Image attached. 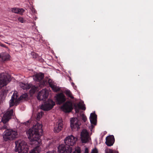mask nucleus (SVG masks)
Returning a JSON list of instances; mask_svg holds the SVG:
<instances>
[{"label": "nucleus", "instance_id": "27", "mask_svg": "<svg viewBox=\"0 0 153 153\" xmlns=\"http://www.w3.org/2000/svg\"><path fill=\"white\" fill-rule=\"evenodd\" d=\"M11 11L15 13H18V8H12L11 9Z\"/></svg>", "mask_w": 153, "mask_h": 153}, {"label": "nucleus", "instance_id": "36", "mask_svg": "<svg viewBox=\"0 0 153 153\" xmlns=\"http://www.w3.org/2000/svg\"><path fill=\"white\" fill-rule=\"evenodd\" d=\"M46 153H56V152L54 150H53L52 151H48Z\"/></svg>", "mask_w": 153, "mask_h": 153}, {"label": "nucleus", "instance_id": "12", "mask_svg": "<svg viewBox=\"0 0 153 153\" xmlns=\"http://www.w3.org/2000/svg\"><path fill=\"white\" fill-rule=\"evenodd\" d=\"M105 140V143L108 146H112L114 142L115 139L113 135L107 137Z\"/></svg>", "mask_w": 153, "mask_h": 153}, {"label": "nucleus", "instance_id": "5", "mask_svg": "<svg viewBox=\"0 0 153 153\" xmlns=\"http://www.w3.org/2000/svg\"><path fill=\"white\" fill-rule=\"evenodd\" d=\"M55 105V103L52 100H48L42 105L41 108L44 111H48L51 109Z\"/></svg>", "mask_w": 153, "mask_h": 153}, {"label": "nucleus", "instance_id": "28", "mask_svg": "<svg viewBox=\"0 0 153 153\" xmlns=\"http://www.w3.org/2000/svg\"><path fill=\"white\" fill-rule=\"evenodd\" d=\"M25 11V10L23 8H18V13L19 14L21 15H22L23 13Z\"/></svg>", "mask_w": 153, "mask_h": 153}, {"label": "nucleus", "instance_id": "21", "mask_svg": "<svg viewBox=\"0 0 153 153\" xmlns=\"http://www.w3.org/2000/svg\"><path fill=\"white\" fill-rule=\"evenodd\" d=\"M39 90V88L37 86H32L31 88V89L30 90L31 92L33 93H34L36 91H38Z\"/></svg>", "mask_w": 153, "mask_h": 153}, {"label": "nucleus", "instance_id": "42", "mask_svg": "<svg viewBox=\"0 0 153 153\" xmlns=\"http://www.w3.org/2000/svg\"><path fill=\"white\" fill-rule=\"evenodd\" d=\"M17 96L16 95V98H17Z\"/></svg>", "mask_w": 153, "mask_h": 153}, {"label": "nucleus", "instance_id": "26", "mask_svg": "<svg viewBox=\"0 0 153 153\" xmlns=\"http://www.w3.org/2000/svg\"><path fill=\"white\" fill-rule=\"evenodd\" d=\"M40 83H41V86L42 87V86H46L48 82L46 80H43Z\"/></svg>", "mask_w": 153, "mask_h": 153}, {"label": "nucleus", "instance_id": "37", "mask_svg": "<svg viewBox=\"0 0 153 153\" xmlns=\"http://www.w3.org/2000/svg\"><path fill=\"white\" fill-rule=\"evenodd\" d=\"M84 153H88V148H85Z\"/></svg>", "mask_w": 153, "mask_h": 153}, {"label": "nucleus", "instance_id": "1", "mask_svg": "<svg viewBox=\"0 0 153 153\" xmlns=\"http://www.w3.org/2000/svg\"><path fill=\"white\" fill-rule=\"evenodd\" d=\"M42 126L39 123H37L35 125L27 131L30 140V144L34 147L29 153H39L40 152L41 140L40 137L42 135ZM15 143L16 152H18V153H28V146L25 141L19 140L16 141Z\"/></svg>", "mask_w": 153, "mask_h": 153}, {"label": "nucleus", "instance_id": "30", "mask_svg": "<svg viewBox=\"0 0 153 153\" xmlns=\"http://www.w3.org/2000/svg\"><path fill=\"white\" fill-rule=\"evenodd\" d=\"M43 114V113L42 112H41L40 113H38L37 115L36 120H39Z\"/></svg>", "mask_w": 153, "mask_h": 153}, {"label": "nucleus", "instance_id": "2", "mask_svg": "<svg viewBox=\"0 0 153 153\" xmlns=\"http://www.w3.org/2000/svg\"><path fill=\"white\" fill-rule=\"evenodd\" d=\"M13 116V110L11 109L7 111L3 115L1 118V121L4 124L2 129H6L4 132V135L3 137L4 140L7 141L8 140H12L17 137V132L16 131L12 129H9V126L7 123Z\"/></svg>", "mask_w": 153, "mask_h": 153}, {"label": "nucleus", "instance_id": "39", "mask_svg": "<svg viewBox=\"0 0 153 153\" xmlns=\"http://www.w3.org/2000/svg\"><path fill=\"white\" fill-rule=\"evenodd\" d=\"M35 54V53L34 52H33V53H32L31 54L32 55H34V54Z\"/></svg>", "mask_w": 153, "mask_h": 153}, {"label": "nucleus", "instance_id": "16", "mask_svg": "<svg viewBox=\"0 0 153 153\" xmlns=\"http://www.w3.org/2000/svg\"><path fill=\"white\" fill-rule=\"evenodd\" d=\"M44 74L43 73H38L34 75L33 78L36 81L40 82L44 78Z\"/></svg>", "mask_w": 153, "mask_h": 153}, {"label": "nucleus", "instance_id": "34", "mask_svg": "<svg viewBox=\"0 0 153 153\" xmlns=\"http://www.w3.org/2000/svg\"><path fill=\"white\" fill-rule=\"evenodd\" d=\"M98 152L97 149L96 148H95L93 149L91 152V153H98Z\"/></svg>", "mask_w": 153, "mask_h": 153}, {"label": "nucleus", "instance_id": "23", "mask_svg": "<svg viewBox=\"0 0 153 153\" xmlns=\"http://www.w3.org/2000/svg\"><path fill=\"white\" fill-rule=\"evenodd\" d=\"M51 88L54 91H55L56 92L59 91L60 90V88L54 85Z\"/></svg>", "mask_w": 153, "mask_h": 153}, {"label": "nucleus", "instance_id": "3", "mask_svg": "<svg viewBox=\"0 0 153 153\" xmlns=\"http://www.w3.org/2000/svg\"><path fill=\"white\" fill-rule=\"evenodd\" d=\"M77 138L71 135L66 137L64 140V143L66 146L71 148L72 151L73 150V147L76 143Z\"/></svg>", "mask_w": 153, "mask_h": 153}, {"label": "nucleus", "instance_id": "14", "mask_svg": "<svg viewBox=\"0 0 153 153\" xmlns=\"http://www.w3.org/2000/svg\"><path fill=\"white\" fill-rule=\"evenodd\" d=\"M10 55L7 53L0 54V62L7 61L10 59Z\"/></svg>", "mask_w": 153, "mask_h": 153}, {"label": "nucleus", "instance_id": "41", "mask_svg": "<svg viewBox=\"0 0 153 153\" xmlns=\"http://www.w3.org/2000/svg\"><path fill=\"white\" fill-rule=\"evenodd\" d=\"M72 85H73V84H74V83H72Z\"/></svg>", "mask_w": 153, "mask_h": 153}, {"label": "nucleus", "instance_id": "20", "mask_svg": "<svg viewBox=\"0 0 153 153\" xmlns=\"http://www.w3.org/2000/svg\"><path fill=\"white\" fill-rule=\"evenodd\" d=\"M85 106V105L84 104L80 102L78 104V108L83 110H85L86 109V108Z\"/></svg>", "mask_w": 153, "mask_h": 153}, {"label": "nucleus", "instance_id": "13", "mask_svg": "<svg viewBox=\"0 0 153 153\" xmlns=\"http://www.w3.org/2000/svg\"><path fill=\"white\" fill-rule=\"evenodd\" d=\"M63 122L62 120H59L55 126L54 128V132L58 133L62 130L63 127Z\"/></svg>", "mask_w": 153, "mask_h": 153}, {"label": "nucleus", "instance_id": "22", "mask_svg": "<svg viewBox=\"0 0 153 153\" xmlns=\"http://www.w3.org/2000/svg\"><path fill=\"white\" fill-rule=\"evenodd\" d=\"M6 92L5 91H2L0 94V97L2 100H4L6 96Z\"/></svg>", "mask_w": 153, "mask_h": 153}, {"label": "nucleus", "instance_id": "9", "mask_svg": "<svg viewBox=\"0 0 153 153\" xmlns=\"http://www.w3.org/2000/svg\"><path fill=\"white\" fill-rule=\"evenodd\" d=\"M56 97V102L59 105H61L65 102L66 100V98L65 95L62 93L57 94Z\"/></svg>", "mask_w": 153, "mask_h": 153}, {"label": "nucleus", "instance_id": "35", "mask_svg": "<svg viewBox=\"0 0 153 153\" xmlns=\"http://www.w3.org/2000/svg\"><path fill=\"white\" fill-rule=\"evenodd\" d=\"M106 153H114L113 152V150L111 149L108 150L106 152Z\"/></svg>", "mask_w": 153, "mask_h": 153}, {"label": "nucleus", "instance_id": "19", "mask_svg": "<svg viewBox=\"0 0 153 153\" xmlns=\"http://www.w3.org/2000/svg\"><path fill=\"white\" fill-rule=\"evenodd\" d=\"M15 100V95L14 93L13 94L11 97V99L10 100V106L11 107L13 106L15 104L14 100Z\"/></svg>", "mask_w": 153, "mask_h": 153}, {"label": "nucleus", "instance_id": "7", "mask_svg": "<svg viewBox=\"0 0 153 153\" xmlns=\"http://www.w3.org/2000/svg\"><path fill=\"white\" fill-rule=\"evenodd\" d=\"M58 149V152L60 153H71L72 152L71 149L66 146L65 143L60 145Z\"/></svg>", "mask_w": 153, "mask_h": 153}, {"label": "nucleus", "instance_id": "25", "mask_svg": "<svg viewBox=\"0 0 153 153\" xmlns=\"http://www.w3.org/2000/svg\"><path fill=\"white\" fill-rule=\"evenodd\" d=\"M73 153H81V149L80 147H78L76 148L75 151Z\"/></svg>", "mask_w": 153, "mask_h": 153}, {"label": "nucleus", "instance_id": "4", "mask_svg": "<svg viewBox=\"0 0 153 153\" xmlns=\"http://www.w3.org/2000/svg\"><path fill=\"white\" fill-rule=\"evenodd\" d=\"M10 81V76L6 73H2L0 74V89L6 86Z\"/></svg>", "mask_w": 153, "mask_h": 153}, {"label": "nucleus", "instance_id": "32", "mask_svg": "<svg viewBox=\"0 0 153 153\" xmlns=\"http://www.w3.org/2000/svg\"><path fill=\"white\" fill-rule=\"evenodd\" d=\"M81 117L82 120H83L84 122H85L87 120V118L86 117L84 114H82L81 115Z\"/></svg>", "mask_w": 153, "mask_h": 153}, {"label": "nucleus", "instance_id": "11", "mask_svg": "<svg viewBox=\"0 0 153 153\" xmlns=\"http://www.w3.org/2000/svg\"><path fill=\"white\" fill-rule=\"evenodd\" d=\"M81 138L82 143H86L89 141L88 133L86 130L82 131L81 134Z\"/></svg>", "mask_w": 153, "mask_h": 153}, {"label": "nucleus", "instance_id": "8", "mask_svg": "<svg viewBox=\"0 0 153 153\" xmlns=\"http://www.w3.org/2000/svg\"><path fill=\"white\" fill-rule=\"evenodd\" d=\"M48 91L45 89H42L39 92L37 98L39 100H45L48 97Z\"/></svg>", "mask_w": 153, "mask_h": 153}, {"label": "nucleus", "instance_id": "15", "mask_svg": "<svg viewBox=\"0 0 153 153\" xmlns=\"http://www.w3.org/2000/svg\"><path fill=\"white\" fill-rule=\"evenodd\" d=\"M91 123L92 124L96 125V124L97 115L94 113H91L90 117Z\"/></svg>", "mask_w": 153, "mask_h": 153}, {"label": "nucleus", "instance_id": "29", "mask_svg": "<svg viewBox=\"0 0 153 153\" xmlns=\"http://www.w3.org/2000/svg\"><path fill=\"white\" fill-rule=\"evenodd\" d=\"M18 21L21 23H24L25 21L24 18L21 17H19L18 18Z\"/></svg>", "mask_w": 153, "mask_h": 153}, {"label": "nucleus", "instance_id": "31", "mask_svg": "<svg viewBox=\"0 0 153 153\" xmlns=\"http://www.w3.org/2000/svg\"><path fill=\"white\" fill-rule=\"evenodd\" d=\"M48 83L51 87L54 85L53 84V81L50 79H48Z\"/></svg>", "mask_w": 153, "mask_h": 153}, {"label": "nucleus", "instance_id": "43", "mask_svg": "<svg viewBox=\"0 0 153 153\" xmlns=\"http://www.w3.org/2000/svg\"><path fill=\"white\" fill-rule=\"evenodd\" d=\"M117 153H118V152H117Z\"/></svg>", "mask_w": 153, "mask_h": 153}, {"label": "nucleus", "instance_id": "18", "mask_svg": "<svg viewBox=\"0 0 153 153\" xmlns=\"http://www.w3.org/2000/svg\"><path fill=\"white\" fill-rule=\"evenodd\" d=\"M64 93L68 97L72 99L74 98V97L72 96L71 92L70 90H66L64 91Z\"/></svg>", "mask_w": 153, "mask_h": 153}, {"label": "nucleus", "instance_id": "6", "mask_svg": "<svg viewBox=\"0 0 153 153\" xmlns=\"http://www.w3.org/2000/svg\"><path fill=\"white\" fill-rule=\"evenodd\" d=\"M61 109L66 113L70 112L73 109V103L70 101H67L61 106Z\"/></svg>", "mask_w": 153, "mask_h": 153}, {"label": "nucleus", "instance_id": "40", "mask_svg": "<svg viewBox=\"0 0 153 153\" xmlns=\"http://www.w3.org/2000/svg\"><path fill=\"white\" fill-rule=\"evenodd\" d=\"M36 57H33V58H35Z\"/></svg>", "mask_w": 153, "mask_h": 153}, {"label": "nucleus", "instance_id": "10", "mask_svg": "<svg viewBox=\"0 0 153 153\" xmlns=\"http://www.w3.org/2000/svg\"><path fill=\"white\" fill-rule=\"evenodd\" d=\"M70 122V126L72 129L76 128L77 129L79 128V126L80 125V123L77 118H71Z\"/></svg>", "mask_w": 153, "mask_h": 153}, {"label": "nucleus", "instance_id": "38", "mask_svg": "<svg viewBox=\"0 0 153 153\" xmlns=\"http://www.w3.org/2000/svg\"><path fill=\"white\" fill-rule=\"evenodd\" d=\"M0 43L1 44V45H0L1 46L3 47H5V45H4L3 44H2L1 43Z\"/></svg>", "mask_w": 153, "mask_h": 153}, {"label": "nucleus", "instance_id": "33", "mask_svg": "<svg viewBox=\"0 0 153 153\" xmlns=\"http://www.w3.org/2000/svg\"><path fill=\"white\" fill-rule=\"evenodd\" d=\"M74 106L75 108V111L76 113H78L79 112V109L78 108V105H76V104H74Z\"/></svg>", "mask_w": 153, "mask_h": 153}, {"label": "nucleus", "instance_id": "24", "mask_svg": "<svg viewBox=\"0 0 153 153\" xmlns=\"http://www.w3.org/2000/svg\"><path fill=\"white\" fill-rule=\"evenodd\" d=\"M28 95L26 93H25L24 94H23L20 96L19 98V99L21 100L23 99H25L27 97Z\"/></svg>", "mask_w": 153, "mask_h": 153}, {"label": "nucleus", "instance_id": "17", "mask_svg": "<svg viewBox=\"0 0 153 153\" xmlns=\"http://www.w3.org/2000/svg\"><path fill=\"white\" fill-rule=\"evenodd\" d=\"M19 85L24 90L28 89L30 87V86L29 85L22 82L20 83Z\"/></svg>", "mask_w": 153, "mask_h": 153}]
</instances>
